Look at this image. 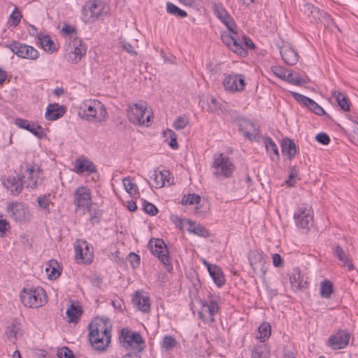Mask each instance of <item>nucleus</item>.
Here are the masks:
<instances>
[{"mask_svg":"<svg viewBox=\"0 0 358 358\" xmlns=\"http://www.w3.org/2000/svg\"><path fill=\"white\" fill-rule=\"evenodd\" d=\"M89 340L95 350L103 351L110 342V329L103 320L92 321L89 325Z\"/></svg>","mask_w":358,"mask_h":358,"instance_id":"f257e3e1","label":"nucleus"},{"mask_svg":"<svg viewBox=\"0 0 358 358\" xmlns=\"http://www.w3.org/2000/svg\"><path fill=\"white\" fill-rule=\"evenodd\" d=\"M19 175L22 178L23 185L27 188L34 189L42 180V170L40 167L36 169L34 166L27 162L20 166Z\"/></svg>","mask_w":358,"mask_h":358,"instance_id":"f03ea898","label":"nucleus"},{"mask_svg":"<svg viewBox=\"0 0 358 358\" xmlns=\"http://www.w3.org/2000/svg\"><path fill=\"white\" fill-rule=\"evenodd\" d=\"M129 120L135 124L148 125L152 118V113L148 110L145 103H136L127 109Z\"/></svg>","mask_w":358,"mask_h":358,"instance_id":"7ed1b4c3","label":"nucleus"},{"mask_svg":"<svg viewBox=\"0 0 358 358\" xmlns=\"http://www.w3.org/2000/svg\"><path fill=\"white\" fill-rule=\"evenodd\" d=\"M23 304L29 308H38L45 301V293L42 287L24 289L20 295Z\"/></svg>","mask_w":358,"mask_h":358,"instance_id":"20e7f679","label":"nucleus"},{"mask_svg":"<svg viewBox=\"0 0 358 358\" xmlns=\"http://www.w3.org/2000/svg\"><path fill=\"white\" fill-rule=\"evenodd\" d=\"M212 167L215 169L213 174L217 177L222 176L230 178L235 169L229 157L224 156L223 153H217L213 155Z\"/></svg>","mask_w":358,"mask_h":358,"instance_id":"39448f33","label":"nucleus"},{"mask_svg":"<svg viewBox=\"0 0 358 358\" xmlns=\"http://www.w3.org/2000/svg\"><path fill=\"white\" fill-rule=\"evenodd\" d=\"M122 346L127 350H134L138 352L143 350L145 342L138 332L128 329H122L120 337Z\"/></svg>","mask_w":358,"mask_h":358,"instance_id":"423d86ee","label":"nucleus"},{"mask_svg":"<svg viewBox=\"0 0 358 358\" xmlns=\"http://www.w3.org/2000/svg\"><path fill=\"white\" fill-rule=\"evenodd\" d=\"M86 108L83 110V117L88 121H92L97 118L99 122H103L106 120L108 113L103 104L98 101H90L85 103Z\"/></svg>","mask_w":358,"mask_h":358,"instance_id":"0eeeda50","label":"nucleus"},{"mask_svg":"<svg viewBox=\"0 0 358 358\" xmlns=\"http://www.w3.org/2000/svg\"><path fill=\"white\" fill-rule=\"evenodd\" d=\"M296 225L301 229H308L313 224V209L308 205H303L294 215Z\"/></svg>","mask_w":358,"mask_h":358,"instance_id":"6e6552de","label":"nucleus"},{"mask_svg":"<svg viewBox=\"0 0 358 358\" xmlns=\"http://www.w3.org/2000/svg\"><path fill=\"white\" fill-rule=\"evenodd\" d=\"M151 252L157 256L158 259L166 266V269L170 271L172 269L171 264L168 256L169 252L166 244L162 239L157 238L151 240L149 243Z\"/></svg>","mask_w":358,"mask_h":358,"instance_id":"1a4fd4ad","label":"nucleus"},{"mask_svg":"<svg viewBox=\"0 0 358 358\" xmlns=\"http://www.w3.org/2000/svg\"><path fill=\"white\" fill-rule=\"evenodd\" d=\"M103 6L101 1L87 2L82 9V20L85 23L92 22L98 19L103 12Z\"/></svg>","mask_w":358,"mask_h":358,"instance_id":"9d476101","label":"nucleus"},{"mask_svg":"<svg viewBox=\"0 0 358 358\" xmlns=\"http://www.w3.org/2000/svg\"><path fill=\"white\" fill-rule=\"evenodd\" d=\"M7 47L19 57L28 59H36L38 57V52L32 46L13 41L7 45Z\"/></svg>","mask_w":358,"mask_h":358,"instance_id":"9b49d317","label":"nucleus"},{"mask_svg":"<svg viewBox=\"0 0 358 358\" xmlns=\"http://www.w3.org/2000/svg\"><path fill=\"white\" fill-rule=\"evenodd\" d=\"M219 310V306L215 300L210 299L201 302L199 317L206 323L210 324L215 321L214 315Z\"/></svg>","mask_w":358,"mask_h":358,"instance_id":"f8f14e48","label":"nucleus"},{"mask_svg":"<svg viewBox=\"0 0 358 358\" xmlns=\"http://www.w3.org/2000/svg\"><path fill=\"white\" fill-rule=\"evenodd\" d=\"M76 258L78 262L90 264L93 261V250L85 241H77L75 244Z\"/></svg>","mask_w":358,"mask_h":358,"instance_id":"ddd939ff","label":"nucleus"},{"mask_svg":"<svg viewBox=\"0 0 358 358\" xmlns=\"http://www.w3.org/2000/svg\"><path fill=\"white\" fill-rule=\"evenodd\" d=\"M223 85L227 92H240L244 90L245 82L242 75L229 74L224 78Z\"/></svg>","mask_w":358,"mask_h":358,"instance_id":"4468645a","label":"nucleus"},{"mask_svg":"<svg viewBox=\"0 0 358 358\" xmlns=\"http://www.w3.org/2000/svg\"><path fill=\"white\" fill-rule=\"evenodd\" d=\"M350 334L345 330H338L328 339V345L333 350L345 348L349 343Z\"/></svg>","mask_w":358,"mask_h":358,"instance_id":"2eb2a0df","label":"nucleus"},{"mask_svg":"<svg viewBox=\"0 0 358 358\" xmlns=\"http://www.w3.org/2000/svg\"><path fill=\"white\" fill-rule=\"evenodd\" d=\"M250 264L257 275L264 276L266 269L264 268L265 260L263 254L258 250H252L248 254Z\"/></svg>","mask_w":358,"mask_h":358,"instance_id":"dca6fc26","label":"nucleus"},{"mask_svg":"<svg viewBox=\"0 0 358 358\" xmlns=\"http://www.w3.org/2000/svg\"><path fill=\"white\" fill-rule=\"evenodd\" d=\"M7 210L10 216L16 222H25L29 219L28 209L21 203H10Z\"/></svg>","mask_w":358,"mask_h":358,"instance_id":"f3484780","label":"nucleus"},{"mask_svg":"<svg viewBox=\"0 0 358 358\" xmlns=\"http://www.w3.org/2000/svg\"><path fill=\"white\" fill-rule=\"evenodd\" d=\"M74 203L77 208H88L91 203L90 189L83 186L78 187L74 193Z\"/></svg>","mask_w":358,"mask_h":358,"instance_id":"a211bd4d","label":"nucleus"},{"mask_svg":"<svg viewBox=\"0 0 358 358\" xmlns=\"http://www.w3.org/2000/svg\"><path fill=\"white\" fill-rule=\"evenodd\" d=\"M17 174V178L15 176H8L3 180V186L13 195L20 194L23 189L22 178L19 175V171Z\"/></svg>","mask_w":358,"mask_h":358,"instance_id":"6ab92c4d","label":"nucleus"},{"mask_svg":"<svg viewBox=\"0 0 358 358\" xmlns=\"http://www.w3.org/2000/svg\"><path fill=\"white\" fill-rule=\"evenodd\" d=\"M292 95L297 101L302 103L316 115H323L326 114L324 110L313 99L297 92H293Z\"/></svg>","mask_w":358,"mask_h":358,"instance_id":"aec40b11","label":"nucleus"},{"mask_svg":"<svg viewBox=\"0 0 358 358\" xmlns=\"http://www.w3.org/2000/svg\"><path fill=\"white\" fill-rule=\"evenodd\" d=\"M74 171L78 174L85 172L88 173H96L97 171L94 163L87 157H79L76 159L74 163Z\"/></svg>","mask_w":358,"mask_h":358,"instance_id":"412c9836","label":"nucleus"},{"mask_svg":"<svg viewBox=\"0 0 358 358\" xmlns=\"http://www.w3.org/2000/svg\"><path fill=\"white\" fill-rule=\"evenodd\" d=\"M15 124L20 128L25 129L32 133L34 136L41 139L46 136L45 133L43 131L42 127L33 122L23 119H16Z\"/></svg>","mask_w":358,"mask_h":358,"instance_id":"4be33fe9","label":"nucleus"},{"mask_svg":"<svg viewBox=\"0 0 358 358\" xmlns=\"http://www.w3.org/2000/svg\"><path fill=\"white\" fill-rule=\"evenodd\" d=\"M65 113V108L58 103L49 104L45 113V117L48 120H56L62 117Z\"/></svg>","mask_w":358,"mask_h":358,"instance_id":"5701e85b","label":"nucleus"},{"mask_svg":"<svg viewBox=\"0 0 358 358\" xmlns=\"http://www.w3.org/2000/svg\"><path fill=\"white\" fill-rule=\"evenodd\" d=\"M302 10L311 21H315L316 23H319L320 20L322 19V13H325L310 3H305L303 6Z\"/></svg>","mask_w":358,"mask_h":358,"instance_id":"b1692460","label":"nucleus"},{"mask_svg":"<svg viewBox=\"0 0 358 358\" xmlns=\"http://www.w3.org/2000/svg\"><path fill=\"white\" fill-rule=\"evenodd\" d=\"M280 53L283 60L289 65H294L298 62V54L291 47H279Z\"/></svg>","mask_w":358,"mask_h":358,"instance_id":"393cba45","label":"nucleus"},{"mask_svg":"<svg viewBox=\"0 0 358 358\" xmlns=\"http://www.w3.org/2000/svg\"><path fill=\"white\" fill-rule=\"evenodd\" d=\"M240 129L243 132V134L250 140L258 134L257 129L254 122L249 120L243 119L241 121Z\"/></svg>","mask_w":358,"mask_h":358,"instance_id":"a878e982","label":"nucleus"},{"mask_svg":"<svg viewBox=\"0 0 358 358\" xmlns=\"http://www.w3.org/2000/svg\"><path fill=\"white\" fill-rule=\"evenodd\" d=\"M290 283L293 288L301 289L305 287L306 282L303 279L299 268H294L289 277Z\"/></svg>","mask_w":358,"mask_h":358,"instance_id":"bb28decb","label":"nucleus"},{"mask_svg":"<svg viewBox=\"0 0 358 358\" xmlns=\"http://www.w3.org/2000/svg\"><path fill=\"white\" fill-rule=\"evenodd\" d=\"M20 334V324H19L17 321H13L7 326L5 335L11 342L14 343L17 340V336Z\"/></svg>","mask_w":358,"mask_h":358,"instance_id":"cd10ccee","label":"nucleus"},{"mask_svg":"<svg viewBox=\"0 0 358 358\" xmlns=\"http://www.w3.org/2000/svg\"><path fill=\"white\" fill-rule=\"evenodd\" d=\"M149 301V297L141 296L138 292L132 299L134 304L138 306V309L143 313H148L150 310Z\"/></svg>","mask_w":358,"mask_h":358,"instance_id":"c85d7f7f","label":"nucleus"},{"mask_svg":"<svg viewBox=\"0 0 358 358\" xmlns=\"http://www.w3.org/2000/svg\"><path fill=\"white\" fill-rule=\"evenodd\" d=\"M208 272L214 282L218 287H221L225 283L224 275L221 268L216 265L215 266H210Z\"/></svg>","mask_w":358,"mask_h":358,"instance_id":"c756f323","label":"nucleus"},{"mask_svg":"<svg viewBox=\"0 0 358 358\" xmlns=\"http://www.w3.org/2000/svg\"><path fill=\"white\" fill-rule=\"evenodd\" d=\"M282 152L287 154L288 157L292 159L296 152V148L294 142L289 138L283 139L281 142Z\"/></svg>","mask_w":358,"mask_h":358,"instance_id":"7c9ffc66","label":"nucleus"},{"mask_svg":"<svg viewBox=\"0 0 358 358\" xmlns=\"http://www.w3.org/2000/svg\"><path fill=\"white\" fill-rule=\"evenodd\" d=\"M82 313L83 310L81 307L78 305H75L73 303L71 304L66 312L69 322H77Z\"/></svg>","mask_w":358,"mask_h":358,"instance_id":"2f4dec72","label":"nucleus"},{"mask_svg":"<svg viewBox=\"0 0 358 358\" xmlns=\"http://www.w3.org/2000/svg\"><path fill=\"white\" fill-rule=\"evenodd\" d=\"M270 351L266 345H259L252 348L251 358H268Z\"/></svg>","mask_w":358,"mask_h":358,"instance_id":"473e14b6","label":"nucleus"},{"mask_svg":"<svg viewBox=\"0 0 358 358\" xmlns=\"http://www.w3.org/2000/svg\"><path fill=\"white\" fill-rule=\"evenodd\" d=\"M168 173V171H165V173H164L161 171L155 170L152 176H151V178L153 180L154 182L153 186L155 188H161L164 187Z\"/></svg>","mask_w":358,"mask_h":358,"instance_id":"72a5a7b5","label":"nucleus"},{"mask_svg":"<svg viewBox=\"0 0 358 358\" xmlns=\"http://www.w3.org/2000/svg\"><path fill=\"white\" fill-rule=\"evenodd\" d=\"M334 252L336 257L343 263V266H346L350 271L354 269V265L350 262L348 256L341 247L338 245L336 246Z\"/></svg>","mask_w":358,"mask_h":358,"instance_id":"f704fd0d","label":"nucleus"},{"mask_svg":"<svg viewBox=\"0 0 358 358\" xmlns=\"http://www.w3.org/2000/svg\"><path fill=\"white\" fill-rule=\"evenodd\" d=\"M287 82L295 85H303L307 83L306 77H303L300 74L289 71L287 76Z\"/></svg>","mask_w":358,"mask_h":358,"instance_id":"c9c22d12","label":"nucleus"},{"mask_svg":"<svg viewBox=\"0 0 358 358\" xmlns=\"http://www.w3.org/2000/svg\"><path fill=\"white\" fill-rule=\"evenodd\" d=\"M38 40L40 41L41 47L44 49L45 51L52 53L54 51L56 50L54 42L50 39V38L48 36L39 35Z\"/></svg>","mask_w":358,"mask_h":358,"instance_id":"e433bc0d","label":"nucleus"},{"mask_svg":"<svg viewBox=\"0 0 358 358\" xmlns=\"http://www.w3.org/2000/svg\"><path fill=\"white\" fill-rule=\"evenodd\" d=\"M189 231L196 236L207 238L210 234L208 231L201 224H195L194 223L189 222Z\"/></svg>","mask_w":358,"mask_h":358,"instance_id":"4c0bfd02","label":"nucleus"},{"mask_svg":"<svg viewBox=\"0 0 358 358\" xmlns=\"http://www.w3.org/2000/svg\"><path fill=\"white\" fill-rule=\"evenodd\" d=\"M332 95L336 99L341 109L344 111L350 110V105L348 99L341 92L335 90L332 92Z\"/></svg>","mask_w":358,"mask_h":358,"instance_id":"58836bf2","label":"nucleus"},{"mask_svg":"<svg viewBox=\"0 0 358 358\" xmlns=\"http://www.w3.org/2000/svg\"><path fill=\"white\" fill-rule=\"evenodd\" d=\"M166 10L169 13L179 17H185L187 16V13L185 10L180 9L171 2L166 3Z\"/></svg>","mask_w":358,"mask_h":358,"instance_id":"ea45409f","label":"nucleus"},{"mask_svg":"<svg viewBox=\"0 0 358 358\" xmlns=\"http://www.w3.org/2000/svg\"><path fill=\"white\" fill-rule=\"evenodd\" d=\"M264 144L267 152L269 153L271 155L273 153L275 157L278 159L279 152L277 145L275 143V142L270 137H266L264 139Z\"/></svg>","mask_w":358,"mask_h":358,"instance_id":"a19ab883","label":"nucleus"},{"mask_svg":"<svg viewBox=\"0 0 358 358\" xmlns=\"http://www.w3.org/2000/svg\"><path fill=\"white\" fill-rule=\"evenodd\" d=\"M333 292V284L329 280H324L320 284V294L324 298H329Z\"/></svg>","mask_w":358,"mask_h":358,"instance_id":"79ce46f5","label":"nucleus"},{"mask_svg":"<svg viewBox=\"0 0 358 358\" xmlns=\"http://www.w3.org/2000/svg\"><path fill=\"white\" fill-rule=\"evenodd\" d=\"M237 34H234L231 32H222L221 35L222 40L223 43L229 47L230 49L233 44L236 43Z\"/></svg>","mask_w":358,"mask_h":358,"instance_id":"37998d69","label":"nucleus"},{"mask_svg":"<svg viewBox=\"0 0 358 358\" xmlns=\"http://www.w3.org/2000/svg\"><path fill=\"white\" fill-rule=\"evenodd\" d=\"M271 71L278 78L286 81L287 78V76L289 72V70L279 66H274L271 67Z\"/></svg>","mask_w":358,"mask_h":358,"instance_id":"c03bdc74","label":"nucleus"},{"mask_svg":"<svg viewBox=\"0 0 358 358\" xmlns=\"http://www.w3.org/2000/svg\"><path fill=\"white\" fill-rule=\"evenodd\" d=\"M122 183L125 190L130 194H134L138 192V187L136 184L131 182L129 178H125L122 180Z\"/></svg>","mask_w":358,"mask_h":358,"instance_id":"a18cd8bd","label":"nucleus"},{"mask_svg":"<svg viewBox=\"0 0 358 358\" xmlns=\"http://www.w3.org/2000/svg\"><path fill=\"white\" fill-rule=\"evenodd\" d=\"M259 339L265 340L271 335V325L268 323H263L259 327Z\"/></svg>","mask_w":358,"mask_h":358,"instance_id":"49530a36","label":"nucleus"},{"mask_svg":"<svg viewBox=\"0 0 358 358\" xmlns=\"http://www.w3.org/2000/svg\"><path fill=\"white\" fill-rule=\"evenodd\" d=\"M201 197L198 194H189L188 195H185L182 199V203L183 205H192V204H197L200 202Z\"/></svg>","mask_w":358,"mask_h":358,"instance_id":"de8ad7c7","label":"nucleus"},{"mask_svg":"<svg viewBox=\"0 0 358 358\" xmlns=\"http://www.w3.org/2000/svg\"><path fill=\"white\" fill-rule=\"evenodd\" d=\"M215 12L217 17L222 21V23L224 21L229 20V18L231 17L226 9L221 6H217Z\"/></svg>","mask_w":358,"mask_h":358,"instance_id":"09e8293b","label":"nucleus"},{"mask_svg":"<svg viewBox=\"0 0 358 358\" xmlns=\"http://www.w3.org/2000/svg\"><path fill=\"white\" fill-rule=\"evenodd\" d=\"M22 17V15L20 12L18 10L17 8H15L9 17V22L11 26L17 27Z\"/></svg>","mask_w":358,"mask_h":358,"instance_id":"8fccbe9b","label":"nucleus"},{"mask_svg":"<svg viewBox=\"0 0 358 358\" xmlns=\"http://www.w3.org/2000/svg\"><path fill=\"white\" fill-rule=\"evenodd\" d=\"M143 210L148 215H155L158 213L157 207L146 200H143Z\"/></svg>","mask_w":358,"mask_h":358,"instance_id":"3c124183","label":"nucleus"},{"mask_svg":"<svg viewBox=\"0 0 358 358\" xmlns=\"http://www.w3.org/2000/svg\"><path fill=\"white\" fill-rule=\"evenodd\" d=\"M230 50L239 55H243L246 54V50L243 48V43L238 38L236 40V43L233 44Z\"/></svg>","mask_w":358,"mask_h":358,"instance_id":"603ef678","label":"nucleus"},{"mask_svg":"<svg viewBox=\"0 0 358 358\" xmlns=\"http://www.w3.org/2000/svg\"><path fill=\"white\" fill-rule=\"evenodd\" d=\"M176 341L174 338L170 336H166L162 342V347L166 350H169L176 345Z\"/></svg>","mask_w":358,"mask_h":358,"instance_id":"864d4df0","label":"nucleus"},{"mask_svg":"<svg viewBox=\"0 0 358 358\" xmlns=\"http://www.w3.org/2000/svg\"><path fill=\"white\" fill-rule=\"evenodd\" d=\"M59 358H75L73 352L67 347H64L57 351Z\"/></svg>","mask_w":358,"mask_h":358,"instance_id":"5fc2aeb1","label":"nucleus"},{"mask_svg":"<svg viewBox=\"0 0 358 358\" xmlns=\"http://www.w3.org/2000/svg\"><path fill=\"white\" fill-rule=\"evenodd\" d=\"M76 43V42L73 44L74 48L73 50L72 51L76 56L79 57V58L81 59L82 57L85 55L87 49L84 45L80 43L77 45Z\"/></svg>","mask_w":358,"mask_h":358,"instance_id":"6e6d98bb","label":"nucleus"},{"mask_svg":"<svg viewBox=\"0 0 358 358\" xmlns=\"http://www.w3.org/2000/svg\"><path fill=\"white\" fill-rule=\"evenodd\" d=\"M188 124V120L185 117H178L173 122V127L176 129H182Z\"/></svg>","mask_w":358,"mask_h":358,"instance_id":"4d7b16f0","label":"nucleus"},{"mask_svg":"<svg viewBox=\"0 0 358 358\" xmlns=\"http://www.w3.org/2000/svg\"><path fill=\"white\" fill-rule=\"evenodd\" d=\"M319 22L323 24L325 28L331 27V26L336 27L335 23L327 13H322V19L320 20Z\"/></svg>","mask_w":358,"mask_h":358,"instance_id":"13d9d810","label":"nucleus"},{"mask_svg":"<svg viewBox=\"0 0 358 358\" xmlns=\"http://www.w3.org/2000/svg\"><path fill=\"white\" fill-rule=\"evenodd\" d=\"M128 260L130 262L131 266L134 268L138 266L140 264V256L135 254L134 252H130L128 255Z\"/></svg>","mask_w":358,"mask_h":358,"instance_id":"bf43d9fd","label":"nucleus"},{"mask_svg":"<svg viewBox=\"0 0 358 358\" xmlns=\"http://www.w3.org/2000/svg\"><path fill=\"white\" fill-rule=\"evenodd\" d=\"M120 43L121 44L122 49L130 54L131 56H136L137 55V52L135 51L134 47L129 43L127 42L126 41H121Z\"/></svg>","mask_w":358,"mask_h":358,"instance_id":"052dcab7","label":"nucleus"},{"mask_svg":"<svg viewBox=\"0 0 358 358\" xmlns=\"http://www.w3.org/2000/svg\"><path fill=\"white\" fill-rule=\"evenodd\" d=\"M297 176V171L292 169L289 174V178L285 181L287 186L292 187L294 185Z\"/></svg>","mask_w":358,"mask_h":358,"instance_id":"680f3d73","label":"nucleus"},{"mask_svg":"<svg viewBox=\"0 0 358 358\" xmlns=\"http://www.w3.org/2000/svg\"><path fill=\"white\" fill-rule=\"evenodd\" d=\"M315 139L318 143L322 145H327L330 142L329 136L327 134L323 132L317 134L315 136Z\"/></svg>","mask_w":358,"mask_h":358,"instance_id":"e2e57ef3","label":"nucleus"},{"mask_svg":"<svg viewBox=\"0 0 358 358\" xmlns=\"http://www.w3.org/2000/svg\"><path fill=\"white\" fill-rule=\"evenodd\" d=\"M223 24H225V26L230 31V32H231L234 34H237V32L236 31V25L231 17L229 18V20L224 21Z\"/></svg>","mask_w":358,"mask_h":358,"instance_id":"0e129e2a","label":"nucleus"},{"mask_svg":"<svg viewBox=\"0 0 358 358\" xmlns=\"http://www.w3.org/2000/svg\"><path fill=\"white\" fill-rule=\"evenodd\" d=\"M38 206L43 209H46L48 206V198L45 195L40 196L37 199Z\"/></svg>","mask_w":358,"mask_h":358,"instance_id":"69168bd1","label":"nucleus"},{"mask_svg":"<svg viewBox=\"0 0 358 358\" xmlns=\"http://www.w3.org/2000/svg\"><path fill=\"white\" fill-rule=\"evenodd\" d=\"M169 133L170 134V138H171L169 145L173 149L178 148V142H177V139H176V136L175 133L173 132L171 130H169Z\"/></svg>","mask_w":358,"mask_h":358,"instance_id":"338daca9","label":"nucleus"},{"mask_svg":"<svg viewBox=\"0 0 358 358\" xmlns=\"http://www.w3.org/2000/svg\"><path fill=\"white\" fill-rule=\"evenodd\" d=\"M10 229V224L6 220L0 219V232L4 234Z\"/></svg>","mask_w":358,"mask_h":358,"instance_id":"774afa93","label":"nucleus"}]
</instances>
